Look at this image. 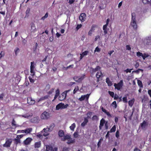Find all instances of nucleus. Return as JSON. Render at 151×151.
<instances>
[{"mask_svg": "<svg viewBox=\"0 0 151 151\" xmlns=\"http://www.w3.org/2000/svg\"><path fill=\"white\" fill-rule=\"evenodd\" d=\"M139 66V63L138 62H136L135 64L134 65V67L136 68H137Z\"/></svg>", "mask_w": 151, "mask_h": 151, "instance_id": "nucleus-61", "label": "nucleus"}, {"mask_svg": "<svg viewBox=\"0 0 151 151\" xmlns=\"http://www.w3.org/2000/svg\"><path fill=\"white\" fill-rule=\"evenodd\" d=\"M88 51H85L84 52H83L82 54V55H83V56H84L88 54Z\"/></svg>", "mask_w": 151, "mask_h": 151, "instance_id": "nucleus-48", "label": "nucleus"}, {"mask_svg": "<svg viewBox=\"0 0 151 151\" xmlns=\"http://www.w3.org/2000/svg\"><path fill=\"white\" fill-rule=\"evenodd\" d=\"M70 136L68 135H64L63 136V137L61 138V140L63 141H64L66 139H69L70 138Z\"/></svg>", "mask_w": 151, "mask_h": 151, "instance_id": "nucleus-25", "label": "nucleus"}, {"mask_svg": "<svg viewBox=\"0 0 151 151\" xmlns=\"http://www.w3.org/2000/svg\"><path fill=\"white\" fill-rule=\"evenodd\" d=\"M48 17V13L47 12L45 16L43 17H42L41 18V19L44 20L45 18H47Z\"/></svg>", "mask_w": 151, "mask_h": 151, "instance_id": "nucleus-35", "label": "nucleus"}, {"mask_svg": "<svg viewBox=\"0 0 151 151\" xmlns=\"http://www.w3.org/2000/svg\"><path fill=\"white\" fill-rule=\"evenodd\" d=\"M86 14L85 13H81L80 14L79 18L81 21L82 22H83L86 19Z\"/></svg>", "mask_w": 151, "mask_h": 151, "instance_id": "nucleus-9", "label": "nucleus"}, {"mask_svg": "<svg viewBox=\"0 0 151 151\" xmlns=\"http://www.w3.org/2000/svg\"><path fill=\"white\" fill-rule=\"evenodd\" d=\"M60 94V91L59 89H57L56 91V93L55 95H57L58 96Z\"/></svg>", "mask_w": 151, "mask_h": 151, "instance_id": "nucleus-49", "label": "nucleus"}, {"mask_svg": "<svg viewBox=\"0 0 151 151\" xmlns=\"http://www.w3.org/2000/svg\"><path fill=\"white\" fill-rule=\"evenodd\" d=\"M12 142V141L11 139H6L5 143L3 145V146L7 147H9Z\"/></svg>", "mask_w": 151, "mask_h": 151, "instance_id": "nucleus-6", "label": "nucleus"}, {"mask_svg": "<svg viewBox=\"0 0 151 151\" xmlns=\"http://www.w3.org/2000/svg\"><path fill=\"white\" fill-rule=\"evenodd\" d=\"M69 148L68 147H64L63 148V151H69Z\"/></svg>", "mask_w": 151, "mask_h": 151, "instance_id": "nucleus-50", "label": "nucleus"}, {"mask_svg": "<svg viewBox=\"0 0 151 151\" xmlns=\"http://www.w3.org/2000/svg\"><path fill=\"white\" fill-rule=\"evenodd\" d=\"M101 69V67L99 66H97L95 68H90V71L92 73H94L98 70H100Z\"/></svg>", "mask_w": 151, "mask_h": 151, "instance_id": "nucleus-13", "label": "nucleus"}, {"mask_svg": "<svg viewBox=\"0 0 151 151\" xmlns=\"http://www.w3.org/2000/svg\"><path fill=\"white\" fill-rule=\"evenodd\" d=\"M123 101L124 103H127V98L126 96H124L123 98Z\"/></svg>", "mask_w": 151, "mask_h": 151, "instance_id": "nucleus-45", "label": "nucleus"}, {"mask_svg": "<svg viewBox=\"0 0 151 151\" xmlns=\"http://www.w3.org/2000/svg\"><path fill=\"white\" fill-rule=\"evenodd\" d=\"M63 103H60L58 104L56 106V109L57 110H59L60 109H63Z\"/></svg>", "mask_w": 151, "mask_h": 151, "instance_id": "nucleus-16", "label": "nucleus"}, {"mask_svg": "<svg viewBox=\"0 0 151 151\" xmlns=\"http://www.w3.org/2000/svg\"><path fill=\"white\" fill-rule=\"evenodd\" d=\"M12 126H14L16 127H17V125L16 124V122L14 119H13L12 120Z\"/></svg>", "mask_w": 151, "mask_h": 151, "instance_id": "nucleus-38", "label": "nucleus"}, {"mask_svg": "<svg viewBox=\"0 0 151 151\" xmlns=\"http://www.w3.org/2000/svg\"><path fill=\"white\" fill-rule=\"evenodd\" d=\"M137 84L139 86L140 88H142L143 87V86L142 85V83L141 81L140 80H137Z\"/></svg>", "mask_w": 151, "mask_h": 151, "instance_id": "nucleus-30", "label": "nucleus"}, {"mask_svg": "<svg viewBox=\"0 0 151 151\" xmlns=\"http://www.w3.org/2000/svg\"><path fill=\"white\" fill-rule=\"evenodd\" d=\"M131 19L130 25L133 29L135 30H137L138 28L136 20V14L135 13L133 12L131 14Z\"/></svg>", "mask_w": 151, "mask_h": 151, "instance_id": "nucleus-1", "label": "nucleus"}, {"mask_svg": "<svg viewBox=\"0 0 151 151\" xmlns=\"http://www.w3.org/2000/svg\"><path fill=\"white\" fill-rule=\"evenodd\" d=\"M54 91V89L52 88L49 92H48V93L49 94H51Z\"/></svg>", "mask_w": 151, "mask_h": 151, "instance_id": "nucleus-53", "label": "nucleus"}, {"mask_svg": "<svg viewBox=\"0 0 151 151\" xmlns=\"http://www.w3.org/2000/svg\"><path fill=\"white\" fill-rule=\"evenodd\" d=\"M32 116V113H30V114L29 113H27L23 115L22 116L24 117L28 118L29 117Z\"/></svg>", "mask_w": 151, "mask_h": 151, "instance_id": "nucleus-23", "label": "nucleus"}, {"mask_svg": "<svg viewBox=\"0 0 151 151\" xmlns=\"http://www.w3.org/2000/svg\"><path fill=\"white\" fill-rule=\"evenodd\" d=\"M4 96V93H2L0 94V100H3V97Z\"/></svg>", "mask_w": 151, "mask_h": 151, "instance_id": "nucleus-51", "label": "nucleus"}, {"mask_svg": "<svg viewBox=\"0 0 151 151\" xmlns=\"http://www.w3.org/2000/svg\"><path fill=\"white\" fill-rule=\"evenodd\" d=\"M5 55L4 52L3 51H1L0 54V59L4 57Z\"/></svg>", "mask_w": 151, "mask_h": 151, "instance_id": "nucleus-46", "label": "nucleus"}, {"mask_svg": "<svg viewBox=\"0 0 151 151\" xmlns=\"http://www.w3.org/2000/svg\"><path fill=\"white\" fill-rule=\"evenodd\" d=\"M109 21H110V20L109 18L107 19L106 20V24L105 25H104V26H106L107 27V26L109 24Z\"/></svg>", "mask_w": 151, "mask_h": 151, "instance_id": "nucleus-52", "label": "nucleus"}, {"mask_svg": "<svg viewBox=\"0 0 151 151\" xmlns=\"http://www.w3.org/2000/svg\"><path fill=\"white\" fill-rule=\"evenodd\" d=\"M81 26H82V25L81 24L77 25V27H76V29L77 30H78L80 28H81Z\"/></svg>", "mask_w": 151, "mask_h": 151, "instance_id": "nucleus-56", "label": "nucleus"}, {"mask_svg": "<svg viewBox=\"0 0 151 151\" xmlns=\"http://www.w3.org/2000/svg\"><path fill=\"white\" fill-rule=\"evenodd\" d=\"M85 96L82 95L81 96V98L79 99V100L81 101H82L84 100L85 99Z\"/></svg>", "mask_w": 151, "mask_h": 151, "instance_id": "nucleus-41", "label": "nucleus"}, {"mask_svg": "<svg viewBox=\"0 0 151 151\" xmlns=\"http://www.w3.org/2000/svg\"><path fill=\"white\" fill-rule=\"evenodd\" d=\"M142 2L144 4H150L151 6V0H142Z\"/></svg>", "mask_w": 151, "mask_h": 151, "instance_id": "nucleus-22", "label": "nucleus"}, {"mask_svg": "<svg viewBox=\"0 0 151 151\" xmlns=\"http://www.w3.org/2000/svg\"><path fill=\"white\" fill-rule=\"evenodd\" d=\"M85 76V75L83 74L80 77L76 76L74 77L73 78L76 81L78 82H80L84 79Z\"/></svg>", "mask_w": 151, "mask_h": 151, "instance_id": "nucleus-5", "label": "nucleus"}, {"mask_svg": "<svg viewBox=\"0 0 151 151\" xmlns=\"http://www.w3.org/2000/svg\"><path fill=\"white\" fill-rule=\"evenodd\" d=\"M44 99L43 97H42L41 98H40V99L38 100H37V102H39L40 101L44 100Z\"/></svg>", "mask_w": 151, "mask_h": 151, "instance_id": "nucleus-59", "label": "nucleus"}, {"mask_svg": "<svg viewBox=\"0 0 151 151\" xmlns=\"http://www.w3.org/2000/svg\"><path fill=\"white\" fill-rule=\"evenodd\" d=\"M74 137L75 138H76L79 137V135L78 134V132L76 131L73 134Z\"/></svg>", "mask_w": 151, "mask_h": 151, "instance_id": "nucleus-29", "label": "nucleus"}, {"mask_svg": "<svg viewBox=\"0 0 151 151\" xmlns=\"http://www.w3.org/2000/svg\"><path fill=\"white\" fill-rule=\"evenodd\" d=\"M107 27L106 26H103V29L104 30V35H106L107 33Z\"/></svg>", "mask_w": 151, "mask_h": 151, "instance_id": "nucleus-28", "label": "nucleus"}, {"mask_svg": "<svg viewBox=\"0 0 151 151\" xmlns=\"http://www.w3.org/2000/svg\"><path fill=\"white\" fill-rule=\"evenodd\" d=\"M30 11V9L29 8H28L26 11V15H28Z\"/></svg>", "mask_w": 151, "mask_h": 151, "instance_id": "nucleus-58", "label": "nucleus"}, {"mask_svg": "<svg viewBox=\"0 0 151 151\" xmlns=\"http://www.w3.org/2000/svg\"><path fill=\"white\" fill-rule=\"evenodd\" d=\"M66 94L65 93H63L62 94V98L61 99V96H59V100L60 101H62L64 99H65L66 98Z\"/></svg>", "mask_w": 151, "mask_h": 151, "instance_id": "nucleus-21", "label": "nucleus"}, {"mask_svg": "<svg viewBox=\"0 0 151 151\" xmlns=\"http://www.w3.org/2000/svg\"><path fill=\"white\" fill-rule=\"evenodd\" d=\"M133 70L132 68L129 69V68L127 69L126 70H124L126 73H131V71Z\"/></svg>", "mask_w": 151, "mask_h": 151, "instance_id": "nucleus-47", "label": "nucleus"}, {"mask_svg": "<svg viewBox=\"0 0 151 151\" xmlns=\"http://www.w3.org/2000/svg\"><path fill=\"white\" fill-rule=\"evenodd\" d=\"M43 97L44 100H45L48 99L49 97V95H46Z\"/></svg>", "mask_w": 151, "mask_h": 151, "instance_id": "nucleus-62", "label": "nucleus"}, {"mask_svg": "<svg viewBox=\"0 0 151 151\" xmlns=\"http://www.w3.org/2000/svg\"><path fill=\"white\" fill-rule=\"evenodd\" d=\"M97 27V26L95 24H93L91 27V30L94 32L95 30V28Z\"/></svg>", "mask_w": 151, "mask_h": 151, "instance_id": "nucleus-32", "label": "nucleus"}, {"mask_svg": "<svg viewBox=\"0 0 151 151\" xmlns=\"http://www.w3.org/2000/svg\"><path fill=\"white\" fill-rule=\"evenodd\" d=\"M14 140L16 142L17 144L20 143V139L19 138H15L14 139Z\"/></svg>", "mask_w": 151, "mask_h": 151, "instance_id": "nucleus-44", "label": "nucleus"}, {"mask_svg": "<svg viewBox=\"0 0 151 151\" xmlns=\"http://www.w3.org/2000/svg\"><path fill=\"white\" fill-rule=\"evenodd\" d=\"M100 36L99 35H98L97 36H96V37H95V39H94V40L95 41H96L98 39H100Z\"/></svg>", "mask_w": 151, "mask_h": 151, "instance_id": "nucleus-60", "label": "nucleus"}, {"mask_svg": "<svg viewBox=\"0 0 151 151\" xmlns=\"http://www.w3.org/2000/svg\"><path fill=\"white\" fill-rule=\"evenodd\" d=\"M38 46V44L37 43H36L35 44V45L34 46L33 48V50L34 51H35L36 50Z\"/></svg>", "mask_w": 151, "mask_h": 151, "instance_id": "nucleus-42", "label": "nucleus"}, {"mask_svg": "<svg viewBox=\"0 0 151 151\" xmlns=\"http://www.w3.org/2000/svg\"><path fill=\"white\" fill-rule=\"evenodd\" d=\"M45 129L44 128L43 130L41 132V133L42 134L43 136L45 137L47 136L49 134V133L45 131Z\"/></svg>", "mask_w": 151, "mask_h": 151, "instance_id": "nucleus-20", "label": "nucleus"}, {"mask_svg": "<svg viewBox=\"0 0 151 151\" xmlns=\"http://www.w3.org/2000/svg\"><path fill=\"white\" fill-rule=\"evenodd\" d=\"M100 49L98 47H97L96 48L95 50L94 51L95 52H100Z\"/></svg>", "mask_w": 151, "mask_h": 151, "instance_id": "nucleus-63", "label": "nucleus"}, {"mask_svg": "<svg viewBox=\"0 0 151 151\" xmlns=\"http://www.w3.org/2000/svg\"><path fill=\"white\" fill-rule=\"evenodd\" d=\"M32 131V128H29L24 129V133H26V134L30 133Z\"/></svg>", "mask_w": 151, "mask_h": 151, "instance_id": "nucleus-17", "label": "nucleus"}, {"mask_svg": "<svg viewBox=\"0 0 151 151\" xmlns=\"http://www.w3.org/2000/svg\"><path fill=\"white\" fill-rule=\"evenodd\" d=\"M76 124L75 123H73L70 127V128L71 130L73 131L74 130Z\"/></svg>", "mask_w": 151, "mask_h": 151, "instance_id": "nucleus-31", "label": "nucleus"}, {"mask_svg": "<svg viewBox=\"0 0 151 151\" xmlns=\"http://www.w3.org/2000/svg\"><path fill=\"white\" fill-rule=\"evenodd\" d=\"M41 146L40 142H37L35 143V148H38L40 147Z\"/></svg>", "mask_w": 151, "mask_h": 151, "instance_id": "nucleus-27", "label": "nucleus"}, {"mask_svg": "<svg viewBox=\"0 0 151 151\" xmlns=\"http://www.w3.org/2000/svg\"><path fill=\"white\" fill-rule=\"evenodd\" d=\"M36 30L35 24L34 23H32L31 24V32L34 33Z\"/></svg>", "mask_w": 151, "mask_h": 151, "instance_id": "nucleus-14", "label": "nucleus"}, {"mask_svg": "<svg viewBox=\"0 0 151 151\" xmlns=\"http://www.w3.org/2000/svg\"><path fill=\"white\" fill-rule=\"evenodd\" d=\"M123 86V81L122 80H121L120 82L118 83H115L114 84V86L115 89L118 90H120L122 88Z\"/></svg>", "mask_w": 151, "mask_h": 151, "instance_id": "nucleus-2", "label": "nucleus"}, {"mask_svg": "<svg viewBox=\"0 0 151 151\" xmlns=\"http://www.w3.org/2000/svg\"><path fill=\"white\" fill-rule=\"evenodd\" d=\"M19 49L17 47L15 50H14V52L15 54L16 55H17V52H19Z\"/></svg>", "mask_w": 151, "mask_h": 151, "instance_id": "nucleus-57", "label": "nucleus"}, {"mask_svg": "<svg viewBox=\"0 0 151 151\" xmlns=\"http://www.w3.org/2000/svg\"><path fill=\"white\" fill-rule=\"evenodd\" d=\"M96 76L97 78V82H98L100 81L99 78L101 77L102 78L103 77V74L101 71L100 72H98L96 73Z\"/></svg>", "mask_w": 151, "mask_h": 151, "instance_id": "nucleus-8", "label": "nucleus"}, {"mask_svg": "<svg viewBox=\"0 0 151 151\" xmlns=\"http://www.w3.org/2000/svg\"><path fill=\"white\" fill-rule=\"evenodd\" d=\"M108 92L109 94L111 97H112L113 98L114 97V92L109 91Z\"/></svg>", "mask_w": 151, "mask_h": 151, "instance_id": "nucleus-39", "label": "nucleus"}, {"mask_svg": "<svg viewBox=\"0 0 151 151\" xmlns=\"http://www.w3.org/2000/svg\"><path fill=\"white\" fill-rule=\"evenodd\" d=\"M116 137L117 138H119V132L118 131H117L116 133Z\"/></svg>", "mask_w": 151, "mask_h": 151, "instance_id": "nucleus-55", "label": "nucleus"}, {"mask_svg": "<svg viewBox=\"0 0 151 151\" xmlns=\"http://www.w3.org/2000/svg\"><path fill=\"white\" fill-rule=\"evenodd\" d=\"M135 99L134 98L132 99L131 100H129L128 101V104L129 106L131 107H132L134 102Z\"/></svg>", "mask_w": 151, "mask_h": 151, "instance_id": "nucleus-19", "label": "nucleus"}, {"mask_svg": "<svg viewBox=\"0 0 151 151\" xmlns=\"http://www.w3.org/2000/svg\"><path fill=\"white\" fill-rule=\"evenodd\" d=\"M92 119L93 121H97L99 119L98 117L96 115H94L92 117Z\"/></svg>", "mask_w": 151, "mask_h": 151, "instance_id": "nucleus-33", "label": "nucleus"}, {"mask_svg": "<svg viewBox=\"0 0 151 151\" xmlns=\"http://www.w3.org/2000/svg\"><path fill=\"white\" fill-rule=\"evenodd\" d=\"M105 123V120L104 119L102 118L100 121V125L99 126V129L101 130L102 129V127L104 126Z\"/></svg>", "mask_w": 151, "mask_h": 151, "instance_id": "nucleus-15", "label": "nucleus"}, {"mask_svg": "<svg viewBox=\"0 0 151 151\" xmlns=\"http://www.w3.org/2000/svg\"><path fill=\"white\" fill-rule=\"evenodd\" d=\"M64 134V133L63 130H60L58 132V135L60 137H63Z\"/></svg>", "mask_w": 151, "mask_h": 151, "instance_id": "nucleus-26", "label": "nucleus"}, {"mask_svg": "<svg viewBox=\"0 0 151 151\" xmlns=\"http://www.w3.org/2000/svg\"><path fill=\"white\" fill-rule=\"evenodd\" d=\"M106 82L107 83L108 85L110 86L112 85V83L111 81L109 78H107L106 79Z\"/></svg>", "mask_w": 151, "mask_h": 151, "instance_id": "nucleus-18", "label": "nucleus"}, {"mask_svg": "<svg viewBox=\"0 0 151 151\" xmlns=\"http://www.w3.org/2000/svg\"><path fill=\"white\" fill-rule=\"evenodd\" d=\"M148 56L149 55H148L146 54L145 53H144L143 55V54L142 57L144 60H145V58L148 57Z\"/></svg>", "mask_w": 151, "mask_h": 151, "instance_id": "nucleus-43", "label": "nucleus"}, {"mask_svg": "<svg viewBox=\"0 0 151 151\" xmlns=\"http://www.w3.org/2000/svg\"><path fill=\"white\" fill-rule=\"evenodd\" d=\"M27 103L30 105H32L35 104V101L31 97H29L27 98Z\"/></svg>", "mask_w": 151, "mask_h": 151, "instance_id": "nucleus-10", "label": "nucleus"}, {"mask_svg": "<svg viewBox=\"0 0 151 151\" xmlns=\"http://www.w3.org/2000/svg\"><path fill=\"white\" fill-rule=\"evenodd\" d=\"M116 130V127L115 125H114L110 130V132H114Z\"/></svg>", "mask_w": 151, "mask_h": 151, "instance_id": "nucleus-34", "label": "nucleus"}, {"mask_svg": "<svg viewBox=\"0 0 151 151\" xmlns=\"http://www.w3.org/2000/svg\"><path fill=\"white\" fill-rule=\"evenodd\" d=\"M89 118H90V116H87L86 118L85 117L84 118V121L81 123V124L82 127H84L86 124L88 122V119H89Z\"/></svg>", "mask_w": 151, "mask_h": 151, "instance_id": "nucleus-12", "label": "nucleus"}, {"mask_svg": "<svg viewBox=\"0 0 151 151\" xmlns=\"http://www.w3.org/2000/svg\"><path fill=\"white\" fill-rule=\"evenodd\" d=\"M35 64L34 61L31 63L30 65V73H33L32 76H33L35 75L34 68H35Z\"/></svg>", "mask_w": 151, "mask_h": 151, "instance_id": "nucleus-7", "label": "nucleus"}, {"mask_svg": "<svg viewBox=\"0 0 151 151\" xmlns=\"http://www.w3.org/2000/svg\"><path fill=\"white\" fill-rule=\"evenodd\" d=\"M68 106V104L65 105L63 103V109L66 108Z\"/></svg>", "mask_w": 151, "mask_h": 151, "instance_id": "nucleus-54", "label": "nucleus"}, {"mask_svg": "<svg viewBox=\"0 0 151 151\" xmlns=\"http://www.w3.org/2000/svg\"><path fill=\"white\" fill-rule=\"evenodd\" d=\"M46 151H57L58 148L57 147L53 148L52 146L48 145H46Z\"/></svg>", "mask_w": 151, "mask_h": 151, "instance_id": "nucleus-4", "label": "nucleus"}, {"mask_svg": "<svg viewBox=\"0 0 151 151\" xmlns=\"http://www.w3.org/2000/svg\"><path fill=\"white\" fill-rule=\"evenodd\" d=\"M32 140L31 138L28 137L24 141L23 143L25 145H28L30 144Z\"/></svg>", "mask_w": 151, "mask_h": 151, "instance_id": "nucleus-11", "label": "nucleus"}, {"mask_svg": "<svg viewBox=\"0 0 151 151\" xmlns=\"http://www.w3.org/2000/svg\"><path fill=\"white\" fill-rule=\"evenodd\" d=\"M126 49L127 50H130L131 49V48L130 47V46L129 45H127L126 46Z\"/></svg>", "mask_w": 151, "mask_h": 151, "instance_id": "nucleus-64", "label": "nucleus"}, {"mask_svg": "<svg viewBox=\"0 0 151 151\" xmlns=\"http://www.w3.org/2000/svg\"><path fill=\"white\" fill-rule=\"evenodd\" d=\"M75 142V139H72V138L70 137V138L68 139V141L67 143L68 144H70L71 143H73Z\"/></svg>", "mask_w": 151, "mask_h": 151, "instance_id": "nucleus-24", "label": "nucleus"}, {"mask_svg": "<svg viewBox=\"0 0 151 151\" xmlns=\"http://www.w3.org/2000/svg\"><path fill=\"white\" fill-rule=\"evenodd\" d=\"M143 55V54L142 52H137V56L138 57H142Z\"/></svg>", "mask_w": 151, "mask_h": 151, "instance_id": "nucleus-37", "label": "nucleus"}, {"mask_svg": "<svg viewBox=\"0 0 151 151\" xmlns=\"http://www.w3.org/2000/svg\"><path fill=\"white\" fill-rule=\"evenodd\" d=\"M79 90V88L78 86H76L73 91V93L75 94L76 92Z\"/></svg>", "mask_w": 151, "mask_h": 151, "instance_id": "nucleus-36", "label": "nucleus"}, {"mask_svg": "<svg viewBox=\"0 0 151 151\" xmlns=\"http://www.w3.org/2000/svg\"><path fill=\"white\" fill-rule=\"evenodd\" d=\"M40 117L42 119H47L50 117V114L48 112L45 111L41 114Z\"/></svg>", "mask_w": 151, "mask_h": 151, "instance_id": "nucleus-3", "label": "nucleus"}, {"mask_svg": "<svg viewBox=\"0 0 151 151\" xmlns=\"http://www.w3.org/2000/svg\"><path fill=\"white\" fill-rule=\"evenodd\" d=\"M112 105L113 106H114L115 108H116L117 107V104L116 103V102L115 101H113L112 104Z\"/></svg>", "mask_w": 151, "mask_h": 151, "instance_id": "nucleus-40", "label": "nucleus"}]
</instances>
